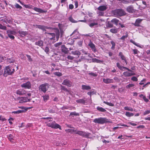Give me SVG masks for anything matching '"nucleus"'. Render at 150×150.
<instances>
[{"instance_id":"nucleus-1","label":"nucleus","mask_w":150,"mask_h":150,"mask_svg":"<svg viewBox=\"0 0 150 150\" xmlns=\"http://www.w3.org/2000/svg\"><path fill=\"white\" fill-rule=\"evenodd\" d=\"M15 70L13 68L10 67L9 66H7L4 69L3 75L5 76H6L8 75L12 74L13 73Z\"/></svg>"},{"instance_id":"nucleus-2","label":"nucleus","mask_w":150,"mask_h":150,"mask_svg":"<svg viewBox=\"0 0 150 150\" xmlns=\"http://www.w3.org/2000/svg\"><path fill=\"white\" fill-rule=\"evenodd\" d=\"M49 86L50 85L48 83H45L41 84L39 86V89L40 91L45 93L48 90Z\"/></svg>"},{"instance_id":"nucleus-3","label":"nucleus","mask_w":150,"mask_h":150,"mask_svg":"<svg viewBox=\"0 0 150 150\" xmlns=\"http://www.w3.org/2000/svg\"><path fill=\"white\" fill-rule=\"evenodd\" d=\"M112 13L115 15L118 16H122L126 14L125 12L122 9H117L112 11Z\"/></svg>"},{"instance_id":"nucleus-4","label":"nucleus","mask_w":150,"mask_h":150,"mask_svg":"<svg viewBox=\"0 0 150 150\" xmlns=\"http://www.w3.org/2000/svg\"><path fill=\"white\" fill-rule=\"evenodd\" d=\"M76 134L87 138H90L89 136L91 134L89 133L86 132L82 131H76Z\"/></svg>"},{"instance_id":"nucleus-5","label":"nucleus","mask_w":150,"mask_h":150,"mask_svg":"<svg viewBox=\"0 0 150 150\" xmlns=\"http://www.w3.org/2000/svg\"><path fill=\"white\" fill-rule=\"evenodd\" d=\"M47 125L48 127H51L52 128L54 129H57L58 128L60 130L62 129L61 126L57 124H54L52 122H50L47 124Z\"/></svg>"},{"instance_id":"nucleus-6","label":"nucleus","mask_w":150,"mask_h":150,"mask_svg":"<svg viewBox=\"0 0 150 150\" xmlns=\"http://www.w3.org/2000/svg\"><path fill=\"white\" fill-rule=\"evenodd\" d=\"M94 122H110L108 120L105 118H96L94 120Z\"/></svg>"},{"instance_id":"nucleus-7","label":"nucleus","mask_w":150,"mask_h":150,"mask_svg":"<svg viewBox=\"0 0 150 150\" xmlns=\"http://www.w3.org/2000/svg\"><path fill=\"white\" fill-rule=\"evenodd\" d=\"M61 51L65 54H67L69 53V50L68 48H67L64 45H62L61 46Z\"/></svg>"},{"instance_id":"nucleus-8","label":"nucleus","mask_w":150,"mask_h":150,"mask_svg":"<svg viewBox=\"0 0 150 150\" xmlns=\"http://www.w3.org/2000/svg\"><path fill=\"white\" fill-rule=\"evenodd\" d=\"M126 11L130 13H133L135 12V10L134 9L132 6L127 7L126 8Z\"/></svg>"},{"instance_id":"nucleus-9","label":"nucleus","mask_w":150,"mask_h":150,"mask_svg":"<svg viewBox=\"0 0 150 150\" xmlns=\"http://www.w3.org/2000/svg\"><path fill=\"white\" fill-rule=\"evenodd\" d=\"M142 21V19H137L135 23H132V24L134 25L135 26L137 27H139L140 26V24L141 23V22Z\"/></svg>"},{"instance_id":"nucleus-10","label":"nucleus","mask_w":150,"mask_h":150,"mask_svg":"<svg viewBox=\"0 0 150 150\" xmlns=\"http://www.w3.org/2000/svg\"><path fill=\"white\" fill-rule=\"evenodd\" d=\"M31 84L30 82L28 81L26 83H23L21 85L22 87H24L26 88H29L31 87Z\"/></svg>"},{"instance_id":"nucleus-11","label":"nucleus","mask_w":150,"mask_h":150,"mask_svg":"<svg viewBox=\"0 0 150 150\" xmlns=\"http://www.w3.org/2000/svg\"><path fill=\"white\" fill-rule=\"evenodd\" d=\"M103 80L105 83L106 84L113 83L114 82L113 79L109 78L103 79Z\"/></svg>"},{"instance_id":"nucleus-12","label":"nucleus","mask_w":150,"mask_h":150,"mask_svg":"<svg viewBox=\"0 0 150 150\" xmlns=\"http://www.w3.org/2000/svg\"><path fill=\"white\" fill-rule=\"evenodd\" d=\"M31 99H28L27 97H21L20 101V103H23V102H29Z\"/></svg>"},{"instance_id":"nucleus-13","label":"nucleus","mask_w":150,"mask_h":150,"mask_svg":"<svg viewBox=\"0 0 150 150\" xmlns=\"http://www.w3.org/2000/svg\"><path fill=\"white\" fill-rule=\"evenodd\" d=\"M8 138L11 143H13L15 142V137L11 134H10L8 135Z\"/></svg>"},{"instance_id":"nucleus-14","label":"nucleus","mask_w":150,"mask_h":150,"mask_svg":"<svg viewBox=\"0 0 150 150\" xmlns=\"http://www.w3.org/2000/svg\"><path fill=\"white\" fill-rule=\"evenodd\" d=\"M62 84L64 85H66L69 87H71V86L69 80L67 79H65L62 83Z\"/></svg>"},{"instance_id":"nucleus-15","label":"nucleus","mask_w":150,"mask_h":150,"mask_svg":"<svg viewBox=\"0 0 150 150\" xmlns=\"http://www.w3.org/2000/svg\"><path fill=\"white\" fill-rule=\"evenodd\" d=\"M123 74L126 77H129L132 75H135V74L134 73H130L127 71H125L123 73Z\"/></svg>"},{"instance_id":"nucleus-16","label":"nucleus","mask_w":150,"mask_h":150,"mask_svg":"<svg viewBox=\"0 0 150 150\" xmlns=\"http://www.w3.org/2000/svg\"><path fill=\"white\" fill-rule=\"evenodd\" d=\"M88 46L91 48L94 52H95L96 51L95 45L91 42V40H90V42L88 44Z\"/></svg>"},{"instance_id":"nucleus-17","label":"nucleus","mask_w":150,"mask_h":150,"mask_svg":"<svg viewBox=\"0 0 150 150\" xmlns=\"http://www.w3.org/2000/svg\"><path fill=\"white\" fill-rule=\"evenodd\" d=\"M107 8V7H106V6L103 5V6H99L98 8V10L100 11H104Z\"/></svg>"},{"instance_id":"nucleus-18","label":"nucleus","mask_w":150,"mask_h":150,"mask_svg":"<svg viewBox=\"0 0 150 150\" xmlns=\"http://www.w3.org/2000/svg\"><path fill=\"white\" fill-rule=\"evenodd\" d=\"M45 33H47L48 35H49V36H51L52 37L51 38H50V39L51 40H55V35L54 33H47L46 32H45Z\"/></svg>"},{"instance_id":"nucleus-19","label":"nucleus","mask_w":150,"mask_h":150,"mask_svg":"<svg viewBox=\"0 0 150 150\" xmlns=\"http://www.w3.org/2000/svg\"><path fill=\"white\" fill-rule=\"evenodd\" d=\"M35 45H38L40 47L43 46V41L42 40H39L35 43Z\"/></svg>"},{"instance_id":"nucleus-20","label":"nucleus","mask_w":150,"mask_h":150,"mask_svg":"<svg viewBox=\"0 0 150 150\" xmlns=\"http://www.w3.org/2000/svg\"><path fill=\"white\" fill-rule=\"evenodd\" d=\"M81 87L82 89L84 90H89L91 88L90 86L86 85H82Z\"/></svg>"},{"instance_id":"nucleus-21","label":"nucleus","mask_w":150,"mask_h":150,"mask_svg":"<svg viewBox=\"0 0 150 150\" xmlns=\"http://www.w3.org/2000/svg\"><path fill=\"white\" fill-rule=\"evenodd\" d=\"M18 33L22 37H24L28 34L27 32L25 31H22L21 30L19 31Z\"/></svg>"},{"instance_id":"nucleus-22","label":"nucleus","mask_w":150,"mask_h":150,"mask_svg":"<svg viewBox=\"0 0 150 150\" xmlns=\"http://www.w3.org/2000/svg\"><path fill=\"white\" fill-rule=\"evenodd\" d=\"M36 27L44 31H46V30L45 29V26L43 25H36Z\"/></svg>"},{"instance_id":"nucleus-23","label":"nucleus","mask_w":150,"mask_h":150,"mask_svg":"<svg viewBox=\"0 0 150 150\" xmlns=\"http://www.w3.org/2000/svg\"><path fill=\"white\" fill-rule=\"evenodd\" d=\"M16 93L20 95H23L25 94V91L23 90H18L17 91Z\"/></svg>"},{"instance_id":"nucleus-24","label":"nucleus","mask_w":150,"mask_h":150,"mask_svg":"<svg viewBox=\"0 0 150 150\" xmlns=\"http://www.w3.org/2000/svg\"><path fill=\"white\" fill-rule=\"evenodd\" d=\"M119 21V20L117 18H114L111 21V22L114 23L116 25H117Z\"/></svg>"},{"instance_id":"nucleus-25","label":"nucleus","mask_w":150,"mask_h":150,"mask_svg":"<svg viewBox=\"0 0 150 150\" xmlns=\"http://www.w3.org/2000/svg\"><path fill=\"white\" fill-rule=\"evenodd\" d=\"M65 131L67 132L70 133H72L74 132L76 133V130H75L73 129H66Z\"/></svg>"},{"instance_id":"nucleus-26","label":"nucleus","mask_w":150,"mask_h":150,"mask_svg":"<svg viewBox=\"0 0 150 150\" xmlns=\"http://www.w3.org/2000/svg\"><path fill=\"white\" fill-rule=\"evenodd\" d=\"M76 101L77 103H81V104H84L85 103V101L83 99H80L77 100H76Z\"/></svg>"},{"instance_id":"nucleus-27","label":"nucleus","mask_w":150,"mask_h":150,"mask_svg":"<svg viewBox=\"0 0 150 150\" xmlns=\"http://www.w3.org/2000/svg\"><path fill=\"white\" fill-rule=\"evenodd\" d=\"M33 9L35 11H36L39 13H42L44 12V11L43 10H42L41 8H38L37 7H34L33 8Z\"/></svg>"},{"instance_id":"nucleus-28","label":"nucleus","mask_w":150,"mask_h":150,"mask_svg":"<svg viewBox=\"0 0 150 150\" xmlns=\"http://www.w3.org/2000/svg\"><path fill=\"white\" fill-rule=\"evenodd\" d=\"M43 49L44 50L45 52L47 54H49V52L50 51L49 47L47 46H46L45 48H43Z\"/></svg>"},{"instance_id":"nucleus-29","label":"nucleus","mask_w":150,"mask_h":150,"mask_svg":"<svg viewBox=\"0 0 150 150\" xmlns=\"http://www.w3.org/2000/svg\"><path fill=\"white\" fill-rule=\"evenodd\" d=\"M97 109L98 110L101 112H105L106 111V110L105 109L99 107H98L97 108Z\"/></svg>"},{"instance_id":"nucleus-30","label":"nucleus","mask_w":150,"mask_h":150,"mask_svg":"<svg viewBox=\"0 0 150 150\" xmlns=\"http://www.w3.org/2000/svg\"><path fill=\"white\" fill-rule=\"evenodd\" d=\"M72 53L74 55H77L78 56L80 55L81 53L79 51H72Z\"/></svg>"},{"instance_id":"nucleus-31","label":"nucleus","mask_w":150,"mask_h":150,"mask_svg":"<svg viewBox=\"0 0 150 150\" xmlns=\"http://www.w3.org/2000/svg\"><path fill=\"white\" fill-rule=\"evenodd\" d=\"M56 33V38H57V40H58L60 35L59 31V30L57 29Z\"/></svg>"},{"instance_id":"nucleus-32","label":"nucleus","mask_w":150,"mask_h":150,"mask_svg":"<svg viewBox=\"0 0 150 150\" xmlns=\"http://www.w3.org/2000/svg\"><path fill=\"white\" fill-rule=\"evenodd\" d=\"M7 34L11 35H15L16 34V32L14 31L8 30L7 31Z\"/></svg>"},{"instance_id":"nucleus-33","label":"nucleus","mask_w":150,"mask_h":150,"mask_svg":"<svg viewBox=\"0 0 150 150\" xmlns=\"http://www.w3.org/2000/svg\"><path fill=\"white\" fill-rule=\"evenodd\" d=\"M7 62L9 63H14L15 61L12 58H7Z\"/></svg>"},{"instance_id":"nucleus-34","label":"nucleus","mask_w":150,"mask_h":150,"mask_svg":"<svg viewBox=\"0 0 150 150\" xmlns=\"http://www.w3.org/2000/svg\"><path fill=\"white\" fill-rule=\"evenodd\" d=\"M24 112L23 110H18L17 111H14L12 112V113L16 114H18L20 113H21L23 112Z\"/></svg>"},{"instance_id":"nucleus-35","label":"nucleus","mask_w":150,"mask_h":150,"mask_svg":"<svg viewBox=\"0 0 150 150\" xmlns=\"http://www.w3.org/2000/svg\"><path fill=\"white\" fill-rule=\"evenodd\" d=\"M61 89L65 91L69 92V90L64 86H63L62 85L61 86Z\"/></svg>"},{"instance_id":"nucleus-36","label":"nucleus","mask_w":150,"mask_h":150,"mask_svg":"<svg viewBox=\"0 0 150 150\" xmlns=\"http://www.w3.org/2000/svg\"><path fill=\"white\" fill-rule=\"evenodd\" d=\"M126 115L128 117H131L134 115V114L128 112H126L125 113Z\"/></svg>"},{"instance_id":"nucleus-37","label":"nucleus","mask_w":150,"mask_h":150,"mask_svg":"<svg viewBox=\"0 0 150 150\" xmlns=\"http://www.w3.org/2000/svg\"><path fill=\"white\" fill-rule=\"evenodd\" d=\"M110 31L112 33H117V30L116 28H112L110 30Z\"/></svg>"},{"instance_id":"nucleus-38","label":"nucleus","mask_w":150,"mask_h":150,"mask_svg":"<svg viewBox=\"0 0 150 150\" xmlns=\"http://www.w3.org/2000/svg\"><path fill=\"white\" fill-rule=\"evenodd\" d=\"M43 100L44 101L46 102L47 100L49 99V96L48 95H45L43 96Z\"/></svg>"},{"instance_id":"nucleus-39","label":"nucleus","mask_w":150,"mask_h":150,"mask_svg":"<svg viewBox=\"0 0 150 150\" xmlns=\"http://www.w3.org/2000/svg\"><path fill=\"white\" fill-rule=\"evenodd\" d=\"M69 20L71 22L73 23H76L77 22V21H75L74 19H73L72 17L70 16L69 17Z\"/></svg>"},{"instance_id":"nucleus-40","label":"nucleus","mask_w":150,"mask_h":150,"mask_svg":"<svg viewBox=\"0 0 150 150\" xmlns=\"http://www.w3.org/2000/svg\"><path fill=\"white\" fill-rule=\"evenodd\" d=\"M128 33H127V32H126L125 34V35L122 36V37L120 38V39L124 40L125 39L128 37Z\"/></svg>"},{"instance_id":"nucleus-41","label":"nucleus","mask_w":150,"mask_h":150,"mask_svg":"<svg viewBox=\"0 0 150 150\" xmlns=\"http://www.w3.org/2000/svg\"><path fill=\"white\" fill-rule=\"evenodd\" d=\"M54 74L55 75L58 76H61L62 75V73L59 72H55L54 73Z\"/></svg>"},{"instance_id":"nucleus-42","label":"nucleus","mask_w":150,"mask_h":150,"mask_svg":"<svg viewBox=\"0 0 150 150\" xmlns=\"http://www.w3.org/2000/svg\"><path fill=\"white\" fill-rule=\"evenodd\" d=\"M62 44V42H59L54 44V45L56 47H57L61 45Z\"/></svg>"},{"instance_id":"nucleus-43","label":"nucleus","mask_w":150,"mask_h":150,"mask_svg":"<svg viewBox=\"0 0 150 150\" xmlns=\"http://www.w3.org/2000/svg\"><path fill=\"white\" fill-rule=\"evenodd\" d=\"M125 110H129L131 111H132L133 110V109L132 108L128 107H125Z\"/></svg>"},{"instance_id":"nucleus-44","label":"nucleus","mask_w":150,"mask_h":150,"mask_svg":"<svg viewBox=\"0 0 150 150\" xmlns=\"http://www.w3.org/2000/svg\"><path fill=\"white\" fill-rule=\"evenodd\" d=\"M70 115H74V116H79V113H77L76 112H72L70 113Z\"/></svg>"},{"instance_id":"nucleus-45","label":"nucleus","mask_w":150,"mask_h":150,"mask_svg":"<svg viewBox=\"0 0 150 150\" xmlns=\"http://www.w3.org/2000/svg\"><path fill=\"white\" fill-rule=\"evenodd\" d=\"M26 55L28 58V61L30 62H32L33 61V59L31 58V56L30 55L28 54H26Z\"/></svg>"},{"instance_id":"nucleus-46","label":"nucleus","mask_w":150,"mask_h":150,"mask_svg":"<svg viewBox=\"0 0 150 150\" xmlns=\"http://www.w3.org/2000/svg\"><path fill=\"white\" fill-rule=\"evenodd\" d=\"M103 103L106 104L107 105L111 106H114V104L111 103H109L105 101H104Z\"/></svg>"},{"instance_id":"nucleus-47","label":"nucleus","mask_w":150,"mask_h":150,"mask_svg":"<svg viewBox=\"0 0 150 150\" xmlns=\"http://www.w3.org/2000/svg\"><path fill=\"white\" fill-rule=\"evenodd\" d=\"M111 43L112 45V46L111 47V49L112 50H114L115 49V43L113 41H111Z\"/></svg>"},{"instance_id":"nucleus-48","label":"nucleus","mask_w":150,"mask_h":150,"mask_svg":"<svg viewBox=\"0 0 150 150\" xmlns=\"http://www.w3.org/2000/svg\"><path fill=\"white\" fill-rule=\"evenodd\" d=\"M0 29L4 30H6V27L5 26H4L2 25L0 23Z\"/></svg>"},{"instance_id":"nucleus-49","label":"nucleus","mask_w":150,"mask_h":150,"mask_svg":"<svg viewBox=\"0 0 150 150\" xmlns=\"http://www.w3.org/2000/svg\"><path fill=\"white\" fill-rule=\"evenodd\" d=\"M130 42L132 43L134 45L136 46L137 47H140V46L138 44H137V43H136L134 40H130Z\"/></svg>"},{"instance_id":"nucleus-50","label":"nucleus","mask_w":150,"mask_h":150,"mask_svg":"<svg viewBox=\"0 0 150 150\" xmlns=\"http://www.w3.org/2000/svg\"><path fill=\"white\" fill-rule=\"evenodd\" d=\"M42 119L46 120H45V121H46L47 122H48V121L49 122L50 121H52V120H51L52 119L51 117H49L47 118H43Z\"/></svg>"},{"instance_id":"nucleus-51","label":"nucleus","mask_w":150,"mask_h":150,"mask_svg":"<svg viewBox=\"0 0 150 150\" xmlns=\"http://www.w3.org/2000/svg\"><path fill=\"white\" fill-rule=\"evenodd\" d=\"M95 92L94 91H91L88 92L87 93V94L91 96L92 95H93L95 93Z\"/></svg>"},{"instance_id":"nucleus-52","label":"nucleus","mask_w":150,"mask_h":150,"mask_svg":"<svg viewBox=\"0 0 150 150\" xmlns=\"http://www.w3.org/2000/svg\"><path fill=\"white\" fill-rule=\"evenodd\" d=\"M98 24L97 23H91L90 24L89 26L90 27H92L95 25H98Z\"/></svg>"},{"instance_id":"nucleus-53","label":"nucleus","mask_w":150,"mask_h":150,"mask_svg":"<svg viewBox=\"0 0 150 150\" xmlns=\"http://www.w3.org/2000/svg\"><path fill=\"white\" fill-rule=\"evenodd\" d=\"M117 66L121 70L122 69V66L120 65L119 63H117L116 64Z\"/></svg>"},{"instance_id":"nucleus-54","label":"nucleus","mask_w":150,"mask_h":150,"mask_svg":"<svg viewBox=\"0 0 150 150\" xmlns=\"http://www.w3.org/2000/svg\"><path fill=\"white\" fill-rule=\"evenodd\" d=\"M6 120V119L3 117H2L1 116H0V121H4Z\"/></svg>"},{"instance_id":"nucleus-55","label":"nucleus","mask_w":150,"mask_h":150,"mask_svg":"<svg viewBox=\"0 0 150 150\" xmlns=\"http://www.w3.org/2000/svg\"><path fill=\"white\" fill-rule=\"evenodd\" d=\"M15 6L17 8L21 9L22 8V7L18 4H16L15 5Z\"/></svg>"},{"instance_id":"nucleus-56","label":"nucleus","mask_w":150,"mask_h":150,"mask_svg":"<svg viewBox=\"0 0 150 150\" xmlns=\"http://www.w3.org/2000/svg\"><path fill=\"white\" fill-rule=\"evenodd\" d=\"M150 113V110H147L145 111L144 112L143 114L144 115H145L147 114H148Z\"/></svg>"},{"instance_id":"nucleus-57","label":"nucleus","mask_w":150,"mask_h":150,"mask_svg":"<svg viewBox=\"0 0 150 150\" xmlns=\"http://www.w3.org/2000/svg\"><path fill=\"white\" fill-rule=\"evenodd\" d=\"M12 35H13L8 34V35L9 38H10L11 39L13 40L14 39L15 37Z\"/></svg>"},{"instance_id":"nucleus-58","label":"nucleus","mask_w":150,"mask_h":150,"mask_svg":"<svg viewBox=\"0 0 150 150\" xmlns=\"http://www.w3.org/2000/svg\"><path fill=\"white\" fill-rule=\"evenodd\" d=\"M131 80L134 81H137L138 80L137 78L135 77V76H133L131 78Z\"/></svg>"},{"instance_id":"nucleus-59","label":"nucleus","mask_w":150,"mask_h":150,"mask_svg":"<svg viewBox=\"0 0 150 150\" xmlns=\"http://www.w3.org/2000/svg\"><path fill=\"white\" fill-rule=\"evenodd\" d=\"M108 26L110 28H112L113 27V25L109 22L108 23Z\"/></svg>"},{"instance_id":"nucleus-60","label":"nucleus","mask_w":150,"mask_h":150,"mask_svg":"<svg viewBox=\"0 0 150 150\" xmlns=\"http://www.w3.org/2000/svg\"><path fill=\"white\" fill-rule=\"evenodd\" d=\"M93 62H99L100 60L96 58H94L92 59Z\"/></svg>"},{"instance_id":"nucleus-61","label":"nucleus","mask_w":150,"mask_h":150,"mask_svg":"<svg viewBox=\"0 0 150 150\" xmlns=\"http://www.w3.org/2000/svg\"><path fill=\"white\" fill-rule=\"evenodd\" d=\"M89 74L93 76H97V74H96V73H94L93 72L89 73Z\"/></svg>"},{"instance_id":"nucleus-62","label":"nucleus","mask_w":150,"mask_h":150,"mask_svg":"<svg viewBox=\"0 0 150 150\" xmlns=\"http://www.w3.org/2000/svg\"><path fill=\"white\" fill-rule=\"evenodd\" d=\"M6 21L9 23H12V21L11 19H8V18H6Z\"/></svg>"},{"instance_id":"nucleus-63","label":"nucleus","mask_w":150,"mask_h":150,"mask_svg":"<svg viewBox=\"0 0 150 150\" xmlns=\"http://www.w3.org/2000/svg\"><path fill=\"white\" fill-rule=\"evenodd\" d=\"M134 85L132 84H129L127 85L126 87L127 88H130L134 86Z\"/></svg>"},{"instance_id":"nucleus-64","label":"nucleus","mask_w":150,"mask_h":150,"mask_svg":"<svg viewBox=\"0 0 150 150\" xmlns=\"http://www.w3.org/2000/svg\"><path fill=\"white\" fill-rule=\"evenodd\" d=\"M133 51L134 54H137L138 52H139V51L136 49H133Z\"/></svg>"}]
</instances>
